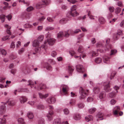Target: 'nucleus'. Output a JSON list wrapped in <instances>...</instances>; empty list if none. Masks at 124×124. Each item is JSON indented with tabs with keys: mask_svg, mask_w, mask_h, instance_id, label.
<instances>
[{
	"mask_svg": "<svg viewBox=\"0 0 124 124\" xmlns=\"http://www.w3.org/2000/svg\"><path fill=\"white\" fill-rule=\"evenodd\" d=\"M37 108L38 109H43L44 108V106L40 104L37 106Z\"/></svg>",
	"mask_w": 124,
	"mask_h": 124,
	"instance_id": "nucleus-50",
	"label": "nucleus"
},
{
	"mask_svg": "<svg viewBox=\"0 0 124 124\" xmlns=\"http://www.w3.org/2000/svg\"><path fill=\"white\" fill-rule=\"evenodd\" d=\"M99 21L101 23L103 24L105 22V20L103 17H100L99 19Z\"/></svg>",
	"mask_w": 124,
	"mask_h": 124,
	"instance_id": "nucleus-32",
	"label": "nucleus"
},
{
	"mask_svg": "<svg viewBox=\"0 0 124 124\" xmlns=\"http://www.w3.org/2000/svg\"><path fill=\"white\" fill-rule=\"evenodd\" d=\"M109 57L107 56H105L104 58V61L105 62L107 63L109 61Z\"/></svg>",
	"mask_w": 124,
	"mask_h": 124,
	"instance_id": "nucleus-39",
	"label": "nucleus"
},
{
	"mask_svg": "<svg viewBox=\"0 0 124 124\" xmlns=\"http://www.w3.org/2000/svg\"><path fill=\"white\" fill-rule=\"evenodd\" d=\"M63 112L64 114L66 115H68L70 112L68 109L67 108H65L63 110Z\"/></svg>",
	"mask_w": 124,
	"mask_h": 124,
	"instance_id": "nucleus-43",
	"label": "nucleus"
},
{
	"mask_svg": "<svg viewBox=\"0 0 124 124\" xmlns=\"http://www.w3.org/2000/svg\"><path fill=\"white\" fill-rule=\"evenodd\" d=\"M19 2H23V3L24 4H26L27 5H29V3L28 2H26L24 0H19Z\"/></svg>",
	"mask_w": 124,
	"mask_h": 124,
	"instance_id": "nucleus-63",
	"label": "nucleus"
},
{
	"mask_svg": "<svg viewBox=\"0 0 124 124\" xmlns=\"http://www.w3.org/2000/svg\"><path fill=\"white\" fill-rule=\"evenodd\" d=\"M46 46L45 45H42L41 47L36 48L35 49V51L36 52H39L41 51L45 50Z\"/></svg>",
	"mask_w": 124,
	"mask_h": 124,
	"instance_id": "nucleus-6",
	"label": "nucleus"
},
{
	"mask_svg": "<svg viewBox=\"0 0 124 124\" xmlns=\"http://www.w3.org/2000/svg\"><path fill=\"white\" fill-rule=\"evenodd\" d=\"M54 29L53 27H48L45 29V30L46 31H49L53 30Z\"/></svg>",
	"mask_w": 124,
	"mask_h": 124,
	"instance_id": "nucleus-57",
	"label": "nucleus"
},
{
	"mask_svg": "<svg viewBox=\"0 0 124 124\" xmlns=\"http://www.w3.org/2000/svg\"><path fill=\"white\" fill-rule=\"evenodd\" d=\"M66 19L65 18H63L59 22L61 24H64L66 23L65 22Z\"/></svg>",
	"mask_w": 124,
	"mask_h": 124,
	"instance_id": "nucleus-55",
	"label": "nucleus"
},
{
	"mask_svg": "<svg viewBox=\"0 0 124 124\" xmlns=\"http://www.w3.org/2000/svg\"><path fill=\"white\" fill-rule=\"evenodd\" d=\"M28 83L29 84L28 85H31V88L32 87H31V85H34V84H36V81H35L34 83L31 80H29L28 81Z\"/></svg>",
	"mask_w": 124,
	"mask_h": 124,
	"instance_id": "nucleus-33",
	"label": "nucleus"
},
{
	"mask_svg": "<svg viewBox=\"0 0 124 124\" xmlns=\"http://www.w3.org/2000/svg\"><path fill=\"white\" fill-rule=\"evenodd\" d=\"M3 4L6 5L5 6L3 7V9H6L7 8H10V6L8 7V3L6 2H4L3 3Z\"/></svg>",
	"mask_w": 124,
	"mask_h": 124,
	"instance_id": "nucleus-37",
	"label": "nucleus"
},
{
	"mask_svg": "<svg viewBox=\"0 0 124 124\" xmlns=\"http://www.w3.org/2000/svg\"><path fill=\"white\" fill-rule=\"evenodd\" d=\"M103 116V114L101 112L98 113L97 115V117L99 118H102Z\"/></svg>",
	"mask_w": 124,
	"mask_h": 124,
	"instance_id": "nucleus-42",
	"label": "nucleus"
},
{
	"mask_svg": "<svg viewBox=\"0 0 124 124\" xmlns=\"http://www.w3.org/2000/svg\"><path fill=\"white\" fill-rule=\"evenodd\" d=\"M33 46L34 47L38 46L39 45V43L38 41L37 40H35L32 42Z\"/></svg>",
	"mask_w": 124,
	"mask_h": 124,
	"instance_id": "nucleus-18",
	"label": "nucleus"
},
{
	"mask_svg": "<svg viewBox=\"0 0 124 124\" xmlns=\"http://www.w3.org/2000/svg\"><path fill=\"white\" fill-rule=\"evenodd\" d=\"M122 32L120 30H119L118 31V32L116 35H115L114 37V39L115 40H117L119 38V36L120 35H122Z\"/></svg>",
	"mask_w": 124,
	"mask_h": 124,
	"instance_id": "nucleus-13",
	"label": "nucleus"
},
{
	"mask_svg": "<svg viewBox=\"0 0 124 124\" xmlns=\"http://www.w3.org/2000/svg\"><path fill=\"white\" fill-rule=\"evenodd\" d=\"M105 96V93L104 92H102L100 93L99 95V97L100 99H103Z\"/></svg>",
	"mask_w": 124,
	"mask_h": 124,
	"instance_id": "nucleus-29",
	"label": "nucleus"
},
{
	"mask_svg": "<svg viewBox=\"0 0 124 124\" xmlns=\"http://www.w3.org/2000/svg\"><path fill=\"white\" fill-rule=\"evenodd\" d=\"M57 55V53L55 51H53L51 53V55L54 57L55 56Z\"/></svg>",
	"mask_w": 124,
	"mask_h": 124,
	"instance_id": "nucleus-58",
	"label": "nucleus"
},
{
	"mask_svg": "<svg viewBox=\"0 0 124 124\" xmlns=\"http://www.w3.org/2000/svg\"><path fill=\"white\" fill-rule=\"evenodd\" d=\"M77 6L76 5L73 6L71 8V15L73 16H76L78 15V13L76 11Z\"/></svg>",
	"mask_w": 124,
	"mask_h": 124,
	"instance_id": "nucleus-3",
	"label": "nucleus"
},
{
	"mask_svg": "<svg viewBox=\"0 0 124 124\" xmlns=\"http://www.w3.org/2000/svg\"><path fill=\"white\" fill-rule=\"evenodd\" d=\"M63 36V33L62 32H60L57 35V37L58 38H62Z\"/></svg>",
	"mask_w": 124,
	"mask_h": 124,
	"instance_id": "nucleus-40",
	"label": "nucleus"
},
{
	"mask_svg": "<svg viewBox=\"0 0 124 124\" xmlns=\"http://www.w3.org/2000/svg\"><path fill=\"white\" fill-rule=\"evenodd\" d=\"M44 66L48 70H52V67L51 65L48 63H45L44 64Z\"/></svg>",
	"mask_w": 124,
	"mask_h": 124,
	"instance_id": "nucleus-20",
	"label": "nucleus"
},
{
	"mask_svg": "<svg viewBox=\"0 0 124 124\" xmlns=\"http://www.w3.org/2000/svg\"><path fill=\"white\" fill-rule=\"evenodd\" d=\"M117 52V50H111L110 55L114 54Z\"/></svg>",
	"mask_w": 124,
	"mask_h": 124,
	"instance_id": "nucleus-56",
	"label": "nucleus"
},
{
	"mask_svg": "<svg viewBox=\"0 0 124 124\" xmlns=\"http://www.w3.org/2000/svg\"><path fill=\"white\" fill-rule=\"evenodd\" d=\"M116 72L115 71H113V72L111 74V76L110 77V79H112L113 78H114V77L115 76V75L116 74Z\"/></svg>",
	"mask_w": 124,
	"mask_h": 124,
	"instance_id": "nucleus-53",
	"label": "nucleus"
},
{
	"mask_svg": "<svg viewBox=\"0 0 124 124\" xmlns=\"http://www.w3.org/2000/svg\"><path fill=\"white\" fill-rule=\"evenodd\" d=\"M39 97L41 99H45L48 96V94H46L45 95L42 94V93H39Z\"/></svg>",
	"mask_w": 124,
	"mask_h": 124,
	"instance_id": "nucleus-27",
	"label": "nucleus"
},
{
	"mask_svg": "<svg viewBox=\"0 0 124 124\" xmlns=\"http://www.w3.org/2000/svg\"><path fill=\"white\" fill-rule=\"evenodd\" d=\"M80 31V30L79 29L76 30L74 32L72 30H69L67 32H65L64 36L65 37H68L69 36V34H72L74 33H77Z\"/></svg>",
	"mask_w": 124,
	"mask_h": 124,
	"instance_id": "nucleus-4",
	"label": "nucleus"
},
{
	"mask_svg": "<svg viewBox=\"0 0 124 124\" xmlns=\"http://www.w3.org/2000/svg\"><path fill=\"white\" fill-rule=\"evenodd\" d=\"M23 71L25 74H26L29 73L31 72V70L29 68L27 67L24 69Z\"/></svg>",
	"mask_w": 124,
	"mask_h": 124,
	"instance_id": "nucleus-19",
	"label": "nucleus"
},
{
	"mask_svg": "<svg viewBox=\"0 0 124 124\" xmlns=\"http://www.w3.org/2000/svg\"><path fill=\"white\" fill-rule=\"evenodd\" d=\"M9 36L8 35L4 36L2 38V41H5L8 39H9Z\"/></svg>",
	"mask_w": 124,
	"mask_h": 124,
	"instance_id": "nucleus-52",
	"label": "nucleus"
},
{
	"mask_svg": "<svg viewBox=\"0 0 124 124\" xmlns=\"http://www.w3.org/2000/svg\"><path fill=\"white\" fill-rule=\"evenodd\" d=\"M7 103H8L9 105L13 106L15 104V102L11 100L10 99L8 100L7 102Z\"/></svg>",
	"mask_w": 124,
	"mask_h": 124,
	"instance_id": "nucleus-25",
	"label": "nucleus"
},
{
	"mask_svg": "<svg viewBox=\"0 0 124 124\" xmlns=\"http://www.w3.org/2000/svg\"><path fill=\"white\" fill-rule=\"evenodd\" d=\"M109 41L110 39H108L106 40V42L108 45H105V46L104 48L105 50H109V49L112 48L110 44H108Z\"/></svg>",
	"mask_w": 124,
	"mask_h": 124,
	"instance_id": "nucleus-11",
	"label": "nucleus"
},
{
	"mask_svg": "<svg viewBox=\"0 0 124 124\" xmlns=\"http://www.w3.org/2000/svg\"><path fill=\"white\" fill-rule=\"evenodd\" d=\"M89 92L88 90H87L86 91L82 87H80L79 89V92L81 94V96L80 97V99H84L86 96L88 95Z\"/></svg>",
	"mask_w": 124,
	"mask_h": 124,
	"instance_id": "nucleus-1",
	"label": "nucleus"
},
{
	"mask_svg": "<svg viewBox=\"0 0 124 124\" xmlns=\"http://www.w3.org/2000/svg\"><path fill=\"white\" fill-rule=\"evenodd\" d=\"M23 16L25 17L26 19H29L31 17V15L29 13H25L23 14Z\"/></svg>",
	"mask_w": 124,
	"mask_h": 124,
	"instance_id": "nucleus-24",
	"label": "nucleus"
},
{
	"mask_svg": "<svg viewBox=\"0 0 124 124\" xmlns=\"http://www.w3.org/2000/svg\"><path fill=\"white\" fill-rule=\"evenodd\" d=\"M24 27L25 28H31L32 27V25H30L28 23H26L24 25Z\"/></svg>",
	"mask_w": 124,
	"mask_h": 124,
	"instance_id": "nucleus-41",
	"label": "nucleus"
},
{
	"mask_svg": "<svg viewBox=\"0 0 124 124\" xmlns=\"http://www.w3.org/2000/svg\"><path fill=\"white\" fill-rule=\"evenodd\" d=\"M0 119H1V121L0 122V124H6V118H0Z\"/></svg>",
	"mask_w": 124,
	"mask_h": 124,
	"instance_id": "nucleus-38",
	"label": "nucleus"
},
{
	"mask_svg": "<svg viewBox=\"0 0 124 124\" xmlns=\"http://www.w3.org/2000/svg\"><path fill=\"white\" fill-rule=\"evenodd\" d=\"M17 121L19 124H25L23 119L20 118L18 119Z\"/></svg>",
	"mask_w": 124,
	"mask_h": 124,
	"instance_id": "nucleus-26",
	"label": "nucleus"
},
{
	"mask_svg": "<svg viewBox=\"0 0 124 124\" xmlns=\"http://www.w3.org/2000/svg\"><path fill=\"white\" fill-rule=\"evenodd\" d=\"M60 123H61L60 119H57L54 120L53 124H60Z\"/></svg>",
	"mask_w": 124,
	"mask_h": 124,
	"instance_id": "nucleus-28",
	"label": "nucleus"
},
{
	"mask_svg": "<svg viewBox=\"0 0 124 124\" xmlns=\"http://www.w3.org/2000/svg\"><path fill=\"white\" fill-rule=\"evenodd\" d=\"M5 16V15H1L0 16V19H1L2 22L4 21Z\"/></svg>",
	"mask_w": 124,
	"mask_h": 124,
	"instance_id": "nucleus-49",
	"label": "nucleus"
},
{
	"mask_svg": "<svg viewBox=\"0 0 124 124\" xmlns=\"http://www.w3.org/2000/svg\"><path fill=\"white\" fill-rule=\"evenodd\" d=\"M33 9V8L31 6L30 7L27 8V10L28 11H30Z\"/></svg>",
	"mask_w": 124,
	"mask_h": 124,
	"instance_id": "nucleus-61",
	"label": "nucleus"
},
{
	"mask_svg": "<svg viewBox=\"0 0 124 124\" xmlns=\"http://www.w3.org/2000/svg\"><path fill=\"white\" fill-rule=\"evenodd\" d=\"M109 10L110 11L112 12H113L114 10V8L113 7H109Z\"/></svg>",
	"mask_w": 124,
	"mask_h": 124,
	"instance_id": "nucleus-64",
	"label": "nucleus"
},
{
	"mask_svg": "<svg viewBox=\"0 0 124 124\" xmlns=\"http://www.w3.org/2000/svg\"><path fill=\"white\" fill-rule=\"evenodd\" d=\"M41 2L37 4L36 5V8L39 9L43 7V5H46L50 2V0H42Z\"/></svg>",
	"mask_w": 124,
	"mask_h": 124,
	"instance_id": "nucleus-2",
	"label": "nucleus"
},
{
	"mask_svg": "<svg viewBox=\"0 0 124 124\" xmlns=\"http://www.w3.org/2000/svg\"><path fill=\"white\" fill-rule=\"evenodd\" d=\"M116 95L115 93L113 92L110 93L109 94V96L110 97L112 98L115 97L116 96Z\"/></svg>",
	"mask_w": 124,
	"mask_h": 124,
	"instance_id": "nucleus-46",
	"label": "nucleus"
},
{
	"mask_svg": "<svg viewBox=\"0 0 124 124\" xmlns=\"http://www.w3.org/2000/svg\"><path fill=\"white\" fill-rule=\"evenodd\" d=\"M74 68L72 66H69L68 68V72L70 75H71V74L74 70Z\"/></svg>",
	"mask_w": 124,
	"mask_h": 124,
	"instance_id": "nucleus-15",
	"label": "nucleus"
},
{
	"mask_svg": "<svg viewBox=\"0 0 124 124\" xmlns=\"http://www.w3.org/2000/svg\"><path fill=\"white\" fill-rule=\"evenodd\" d=\"M5 27L7 28V31L8 34H9V35L11 34V33L10 31V29H11V27L8 26V24H5Z\"/></svg>",
	"mask_w": 124,
	"mask_h": 124,
	"instance_id": "nucleus-21",
	"label": "nucleus"
},
{
	"mask_svg": "<svg viewBox=\"0 0 124 124\" xmlns=\"http://www.w3.org/2000/svg\"><path fill=\"white\" fill-rule=\"evenodd\" d=\"M109 83H108V84L105 85L104 89L105 91L106 92H109L111 91V89L110 88Z\"/></svg>",
	"mask_w": 124,
	"mask_h": 124,
	"instance_id": "nucleus-14",
	"label": "nucleus"
},
{
	"mask_svg": "<svg viewBox=\"0 0 124 124\" xmlns=\"http://www.w3.org/2000/svg\"><path fill=\"white\" fill-rule=\"evenodd\" d=\"M62 91L63 93L65 94H67L69 90L68 86L65 85H62Z\"/></svg>",
	"mask_w": 124,
	"mask_h": 124,
	"instance_id": "nucleus-9",
	"label": "nucleus"
},
{
	"mask_svg": "<svg viewBox=\"0 0 124 124\" xmlns=\"http://www.w3.org/2000/svg\"><path fill=\"white\" fill-rule=\"evenodd\" d=\"M121 8L119 7H117L115 10V12L116 14L119 13L121 11Z\"/></svg>",
	"mask_w": 124,
	"mask_h": 124,
	"instance_id": "nucleus-48",
	"label": "nucleus"
},
{
	"mask_svg": "<svg viewBox=\"0 0 124 124\" xmlns=\"http://www.w3.org/2000/svg\"><path fill=\"white\" fill-rule=\"evenodd\" d=\"M1 52L3 55H5L7 54L6 51L3 49H0Z\"/></svg>",
	"mask_w": 124,
	"mask_h": 124,
	"instance_id": "nucleus-44",
	"label": "nucleus"
},
{
	"mask_svg": "<svg viewBox=\"0 0 124 124\" xmlns=\"http://www.w3.org/2000/svg\"><path fill=\"white\" fill-rule=\"evenodd\" d=\"M46 88V86L45 84H40L39 85V87L37 88L38 90H41L42 89H45Z\"/></svg>",
	"mask_w": 124,
	"mask_h": 124,
	"instance_id": "nucleus-22",
	"label": "nucleus"
},
{
	"mask_svg": "<svg viewBox=\"0 0 124 124\" xmlns=\"http://www.w3.org/2000/svg\"><path fill=\"white\" fill-rule=\"evenodd\" d=\"M27 115L28 117L31 119H32L34 117L32 113L31 112H28L27 113Z\"/></svg>",
	"mask_w": 124,
	"mask_h": 124,
	"instance_id": "nucleus-23",
	"label": "nucleus"
},
{
	"mask_svg": "<svg viewBox=\"0 0 124 124\" xmlns=\"http://www.w3.org/2000/svg\"><path fill=\"white\" fill-rule=\"evenodd\" d=\"M102 61V59L100 58H96L95 60V62L97 63H99Z\"/></svg>",
	"mask_w": 124,
	"mask_h": 124,
	"instance_id": "nucleus-35",
	"label": "nucleus"
},
{
	"mask_svg": "<svg viewBox=\"0 0 124 124\" xmlns=\"http://www.w3.org/2000/svg\"><path fill=\"white\" fill-rule=\"evenodd\" d=\"M44 119L43 118H41L39 121L38 124H44Z\"/></svg>",
	"mask_w": 124,
	"mask_h": 124,
	"instance_id": "nucleus-54",
	"label": "nucleus"
},
{
	"mask_svg": "<svg viewBox=\"0 0 124 124\" xmlns=\"http://www.w3.org/2000/svg\"><path fill=\"white\" fill-rule=\"evenodd\" d=\"M93 91L95 93H98L100 91L99 88L98 87H94L93 89Z\"/></svg>",
	"mask_w": 124,
	"mask_h": 124,
	"instance_id": "nucleus-34",
	"label": "nucleus"
},
{
	"mask_svg": "<svg viewBox=\"0 0 124 124\" xmlns=\"http://www.w3.org/2000/svg\"><path fill=\"white\" fill-rule=\"evenodd\" d=\"M96 109L94 108L90 109L89 110V112L90 114H92L94 113L96 110Z\"/></svg>",
	"mask_w": 124,
	"mask_h": 124,
	"instance_id": "nucleus-36",
	"label": "nucleus"
},
{
	"mask_svg": "<svg viewBox=\"0 0 124 124\" xmlns=\"http://www.w3.org/2000/svg\"><path fill=\"white\" fill-rule=\"evenodd\" d=\"M55 41L54 39L53 38H50L49 39H47V41L46 40L44 43V44L46 45L47 43H48L50 45H53Z\"/></svg>",
	"mask_w": 124,
	"mask_h": 124,
	"instance_id": "nucleus-5",
	"label": "nucleus"
},
{
	"mask_svg": "<svg viewBox=\"0 0 124 124\" xmlns=\"http://www.w3.org/2000/svg\"><path fill=\"white\" fill-rule=\"evenodd\" d=\"M10 59H15L16 57V56L15 55L12 54L10 55Z\"/></svg>",
	"mask_w": 124,
	"mask_h": 124,
	"instance_id": "nucleus-60",
	"label": "nucleus"
},
{
	"mask_svg": "<svg viewBox=\"0 0 124 124\" xmlns=\"http://www.w3.org/2000/svg\"><path fill=\"white\" fill-rule=\"evenodd\" d=\"M53 114V112L52 110L49 111V113L47 115V117L48 118V120L50 121L53 118L52 115Z\"/></svg>",
	"mask_w": 124,
	"mask_h": 124,
	"instance_id": "nucleus-10",
	"label": "nucleus"
},
{
	"mask_svg": "<svg viewBox=\"0 0 124 124\" xmlns=\"http://www.w3.org/2000/svg\"><path fill=\"white\" fill-rule=\"evenodd\" d=\"M5 109V106L4 104L1 105L0 107V113H3Z\"/></svg>",
	"mask_w": 124,
	"mask_h": 124,
	"instance_id": "nucleus-17",
	"label": "nucleus"
},
{
	"mask_svg": "<svg viewBox=\"0 0 124 124\" xmlns=\"http://www.w3.org/2000/svg\"><path fill=\"white\" fill-rule=\"evenodd\" d=\"M120 110V108L119 106H117L115 107L113 109V112L114 115H117L118 112Z\"/></svg>",
	"mask_w": 124,
	"mask_h": 124,
	"instance_id": "nucleus-12",
	"label": "nucleus"
},
{
	"mask_svg": "<svg viewBox=\"0 0 124 124\" xmlns=\"http://www.w3.org/2000/svg\"><path fill=\"white\" fill-rule=\"evenodd\" d=\"M25 49L24 48H22L20 49L18 51V54H22L24 51Z\"/></svg>",
	"mask_w": 124,
	"mask_h": 124,
	"instance_id": "nucleus-51",
	"label": "nucleus"
},
{
	"mask_svg": "<svg viewBox=\"0 0 124 124\" xmlns=\"http://www.w3.org/2000/svg\"><path fill=\"white\" fill-rule=\"evenodd\" d=\"M83 49L82 46H79L78 49V52L79 53H82L83 51Z\"/></svg>",
	"mask_w": 124,
	"mask_h": 124,
	"instance_id": "nucleus-47",
	"label": "nucleus"
},
{
	"mask_svg": "<svg viewBox=\"0 0 124 124\" xmlns=\"http://www.w3.org/2000/svg\"><path fill=\"white\" fill-rule=\"evenodd\" d=\"M46 101L48 103L53 104L56 101V99L54 97H51L48 99Z\"/></svg>",
	"mask_w": 124,
	"mask_h": 124,
	"instance_id": "nucleus-8",
	"label": "nucleus"
},
{
	"mask_svg": "<svg viewBox=\"0 0 124 124\" xmlns=\"http://www.w3.org/2000/svg\"><path fill=\"white\" fill-rule=\"evenodd\" d=\"M20 102L22 103H23L26 102L27 100V99L26 97L24 96H22L20 98Z\"/></svg>",
	"mask_w": 124,
	"mask_h": 124,
	"instance_id": "nucleus-16",
	"label": "nucleus"
},
{
	"mask_svg": "<svg viewBox=\"0 0 124 124\" xmlns=\"http://www.w3.org/2000/svg\"><path fill=\"white\" fill-rule=\"evenodd\" d=\"M85 119L86 121L88 122L89 121L93 120V117L92 116L90 115L88 116L85 117Z\"/></svg>",
	"mask_w": 124,
	"mask_h": 124,
	"instance_id": "nucleus-30",
	"label": "nucleus"
},
{
	"mask_svg": "<svg viewBox=\"0 0 124 124\" xmlns=\"http://www.w3.org/2000/svg\"><path fill=\"white\" fill-rule=\"evenodd\" d=\"M44 36L43 35H41L39 36L38 38V40L39 41H42L43 39Z\"/></svg>",
	"mask_w": 124,
	"mask_h": 124,
	"instance_id": "nucleus-59",
	"label": "nucleus"
},
{
	"mask_svg": "<svg viewBox=\"0 0 124 124\" xmlns=\"http://www.w3.org/2000/svg\"><path fill=\"white\" fill-rule=\"evenodd\" d=\"M74 118L76 120L80 119L81 118V116L79 114H76L74 116Z\"/></svg>",
	"mask_w": 124,
	"mask_h": 124,
	"instance_id": "nucleus-31",
	"label": "nucleus"
},
{
	"mask_svg": "<svg viewBox=\"0 0 124 124\" xmlns=\"http://www.w3.org/2000/svg\"><path fill=\"white\" fill-rule=\"evenodd\" d=\"M76 70L78 72H83L84 71V69L82 65H78L76 66Z\"/></svg>",
	"mask_w": 124,
	"mask_h": 124,
	"instance_id": "nucleus-7",
	"label": "nucleus"
},
{
	"mask_svg": "<svg viewBox=\"0 0 124 124\" xmlns=\"http://www.w3.org/2000/svg\"><path fill=\"white\" fill-rule=\"evenodd\" d=\"M84 104L81 103H79L78 104V108H81L84 107Z\"/></svg>",
	"mask_w": 124,
	"mask_h": 124,
	"instance_id": "nucleus-62",
	"label": "nucleus"
},
{
	"mask_svg": "<svg viewBox=\"0 0 124 124\" xmlns=\"http://www.w3.org/2000/svg\"><path fill=\"white\" fill-rule=\"evenodd\" d=\"M88 15L89 17V18L91 19H94L93 16L91 15V12L90 11H89L88 12Z\"/></svg>",
	"mask_w": 124,
	"mask_h": 124,
	"instance_id": "nucleus-45",
	"label": "nucleus"
}]
</instances>
